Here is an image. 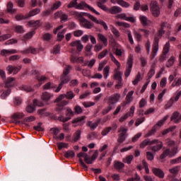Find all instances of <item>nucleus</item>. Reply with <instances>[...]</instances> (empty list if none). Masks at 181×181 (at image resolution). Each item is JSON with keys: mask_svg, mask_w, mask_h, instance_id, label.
<instances>
[{"mask_svg": "<svg viewBox=\"0 0 181 181\" xmlns=\"http://www.w3.org/2000/svg\"><path fill=\"white\" fill-rule=\"evenodd\" d=\"M81 138V130H77L72 136L74 142H77Z\"/></svg>", "mask_w": 181, "mask_h": 181, "instance_id": "393cba45", "label": "nucleus"}, {"mask_svg": "<svg viewBox=\"0 0 181 181\" xmlns=\"http://www.w3.org/2000/svg\"><path fill=\"white\" fill-rule=\"evenodd\" d=\"M172 158V156H175L176 155V151H175V153L173 155L170 154V149L167 148L163 151V153L160 156V159H165L167 156H169Z\"/></svg>", "mask_w": 181, "mask_h": 181, "instance_id": "f3484780", "label": "nucleus"}, {"mask_svg": "<svg viewBox=\"0 0 181 181\" xmlns=\"http://www.w3.org/2000/svg\"><path fill=\"white\" fill-rule=\"evenodd\" d=\"M83 33L84 31H83L82 30H76L74 31V36H75V37H80V36H83Z\"/></svg>", "mask_w": 181, "mask_h": 181, "instance_id": "864d4df0", "label": "nucleus"}, {"mask_svg": "<svg viewBox=\"0 0 181 181\" xmlns=\"http://www.w3.org/2000/svg\"><path fill=\"white\" fill-rule=\"evenodd\" d=\"M139 19L143 26H148V18L145 16H140Z\"/></svg>", "mask_w": 181, "mask_h": 181, "instance_id": "7c9ffc66", "label": "nucleus"}, {"mask_svg": "<svg viewBox=\"0 0 181 181\" xmlns=\"http://www.w3.org/2000/svg\"><path fill=\"white\" fill-rule=\"evenodd\" d=\"M179 170H180V166L177 165L174 167L173 168L170 169L169 172H170V173H173V175H177V173H179Z\"/></svg>", "mask_w": 181, "mask_h": 181, "instance_id": "de8ad7c7", "label": "nucleus"}, {"mask_svg": "<svg viewBox=\"0 0 181 181\" xmlns=\"http://www.w3.org/2000/svg\"><path fill=\"white\" fill-rule=\"evenodd\" d=\"M151 144L155 145L151 148L153 152H158L160 151L161 148H163V144H162V141L158 139L151 141Z\"/></svg>", "mask_w": 181, "mask_h": 181, "instance_id": "6e6552de", "label": "nucleus"}, {"mask_svg": "<svg viewBox=\"0 0 181 181\" xmlns=\"http://www.w3.org/2000/svg\"><path fill=\"white\" fill-rule=\"evenodd\" d=\"M132 95H134V90H131L127 93L126 96V101H127V103H132V101H134Z\"/></svg>", "mask_w": 181, "mask_h": 181, "instance_id": "c85d7f7f", "label": "nucleus"}, {"mask_svg": "<svg viewBox=\"0 0 181 181\" xmlns=\"http://www.w3.org/2000/svg\"><path fill=\"white\" fill-rule=\"evenodd\" d=\"M74 110L76 114H81L83 112V109L79 105L75 106Z\"/></svg>", "mask_w": 181, "mask_h": 181, "instance_id": "774afa93", "label": "nucleus"}, {"mask_svg": "<svg viewBox=\"0 0 181 181\" xmlns=\"http://www.w3.org/2000/svg\"><path fill=\"white\" fill-rule=\"evenodd\" d=\"M98 122H94L93 123V122H88L87 125L88 127H90V129H91V131H94V129H95V128H97V127H98Z\"/></svg>", "mask_w": 181, "mask_h": 181, "instance_id": "2f4dec72", "label": "nucleus"}, {"mask_svg": "<svg viewBox=\"0 0 181 181\" xmlns=\"http://www.w3.org/2000/svg\"><path fill=\"white\" fill-rule=\"evenodd\" d=\"M53 37V35L49 33H47L43 35L42 36V40H45V42H49Z\"/></svg>", "mask_w": 181, "mask_h": 181, "instance_id": "a18cd8bd", "label": "nucleus"}, {"mask_svg": "<svg viewBox=\"0 0 181 181\" xmlns=\"http://www.w3.org/2000/svg\"><path fill=\"white\" fill-rule=\"evenodd\" d=\"M77 0H72L70 1V3L68 4L67 8H75L77 6Z\"/></svg>", "mask_w": 181, "mask_h": 181, "instance_id": "13d9d810", "label": "nucleus"}, {"mask_svg": "<svg viewBox=\"0 0 181 181\" xmlns=\"http://www.w3.org/2000/svg\"><path fill=\"white\" fill-rule=\"evenodd\" d=\"M25 117L23 113H15L13 115L11 116L13 119H22Z\"/></svg>", "mask_w": 181, "mask_h": 181, "instance_id": "a19ab883", "label": "nucleus"}, {"mask_svg": "<svg viewBox=\"0 0 181 181\" xmlns=\"http://www.w3.org/2000/svg\"><path fill=\"white\" fill-rule=\"evenodd\" d=\"M117 4L120 5V6H123V8H129V3L124 0H117Z\"/></svg>", "mask_w": 181, "mask_h": 181, "instance_id": "72a5a7b5", "label": "nucleus"}, {"mask_svg": "<svg viewBox=\"0 0 181 181\" xmlns=\"http://www.w3.org/2000/svg\"><path fill=\"white\" fill-rule=\"evenodd\" d=\"M175 62H176V57L173 56L170 57L166 63V67H172L175 64Z\"/></svg>", "mask_w": 181, "mask_h": 181, "instance_id": "cd10ccee", "label": "nucleus"}, {"mask_svg": "<svg viewBox=\"0 0 181 181\" xmlns=\"http://www.w3.org/2000/svg\"><path fill=\"white\" fill-rule=\"evenodd\" d=\"M112 129L113 131H115L117 129H112L111 127H106L102 131L101 134L103 136H105V135H107V134H109L110 131H112Z\"/></svg>", "mask_w": 181, "mask_h": 181, "instance_id": "473e14b6", "label": "nucleus"}, {"mask_svg": "<svg viewBox=\"0 0 181 181\" xmlns=\"http://www.w3.org/2000/svg\"><path fill=\"white\" fill-rule=\"evenodd\" d=\"M43 124L42 123V122H39L38 124H37V126H34V129L35 130V131H38V132H43V131H45V128H43V127H42V125Z\"/></svg>", "mask_w": 181, "mask_h": 181, "instance_id": "603ef678", "label": "nucleus"}, {"mask_svg": "<svg viewBox=\"0 0 181 181\" xmlns=\"http://www.w3.org/2000/svg\"><path fill=\"white\" fill-rule=\"evenodd\" d=\"M114 71V80H116L117 81H122V72L119 71V69H115Z\"/></svg>", "mask_w": 181, "mask_h": 181, "instance_id": "dca6fc26", "label": "nucleus"}, {"mask_svg": "<svg viewBox=\"0 0 181 181\" xmlns=\"http://www.w3.org/2000/svg\"><path fill=\"white\" fill-rule=\"evenodd\" d=\"M72 124H77V125H84L86 124V116L76 117L72 120Z\"/></svg>", "mask_w": 181, "mask_h": 181, "instance_id": "f8f14e48", "label": "nucleus"}, {"mask_svg": "<svg viewBox=\"0 0 181 181\" xmlns=\"http://www.w3.org/2000/svg\"><path fill=\"white\" fill-rule=\"evenodd\" d=\"M21 53L23 54H29V53H31V54H37L39 53V51L33 47H30L25 50L21 51Z\"/></svg>", "mask_w": 181, "mask_h": 181, "instance_id": "2eb2a0df", "label": "nucleus"}, {"mask_svg": "<svg viewBox=\"0 0 181 181\" xmlns=\"http://www.w3.org/2000/svg\"><path fill=\"white\" fill-rule=\"evenodd\" d=\"M70 70H71V66L66 65L63 71V76H69L70 74Z\"/></svg>", "mask_w": 181, "mask_h": 181, "instance_id": "49530a36", "label": "nucleus"}, {"mask_svg": "<svg viewBox=\"0 0 181 181\" xmlns=\"http://www.w3.org/2000/svg\"><path fill=\"white\" fill-rule=\"evenodd\" d=\"M76 154L74 153V151H68L65 153V158H74V156Z\"/></svg>", "mask_w": 181, "mask_h": 181, "instance_id": "e2e57ef3", "label": "nucleus"}, {"mask_svg": "<svg viewBox=\"0 0 181 181\" xmlns=\"http://www.w3.org/2000/svg\"><path fill=\"white\" fill-rule=\"evenodd\" d=\"M180 115V113H179V112H174L170 117V121H173L175 124H179V122H180V117H179Z\"/></svg>", "mask_w": 181, "mask_h": 181, "instance_id": "4468645a", "label": "nucleus"}, {"mask_svg": "<svg viewBox=\"0 0 181 181\" xmlns=\"http://www.w3.org/2000/svg\"><path fill=\"white\" fill-rule=\"evenodd\" d=\"M173 103H175V100L173 98H171L169 100V101L167 103V104L165 105V110H168V108H170L172 105H173Z\"/></svg>", "mask_w": 181, "mask_h": 181, "instance_id": "bf43d9fd", "label": "nucleus"}, {"mask_svg": "<svg viewBox=\"0 0 181 181\" xmlns=\"http://www.w3.org/2000/svg\"><path fill=\"white\" fill-rule=\"evenodd\" d=\"M127 66L124 71L125 77H129L131 71H132V65L134 64V56L129 55L127 62Z\"/></svg>", "mask_w": 181, "mask_h": 181, "instance_id": "423d86ee", "label": "nucleus"}, {"mask_svg": "<svg viewBox=\"0 0 181 181\" xmlns=\"http://www.w3.org/2000/svg\"><path fill=\"white\" fill-rule=\"evenodd\" d=\"M125 167V164L124 163L119 162V161H115L114 162V168L116 169V170H121V169H123V168Z\"/></svg>", "mask_w": 181, "mask_h": 181, "instance_id": "4be33fe9", "label": "nucleus"}, {"mask_svg": "<svg viewBox=\"0 0 181 181\" xmlns=\"http://www.w3.org/2000/svg\"><path fill=\"white\" fill-rule=\"evenodd\" d=\"M7 12L8 13H16V9L13 8V3L8 2L7 4Z\"/></svg>", "mask_w": 181, "mask_h": 181, "instance_id": "a878e982", "label": "nucleus"}, {"mask_svg": "<svg viewBox=\"0 0 181 181\" xmlns=\"http://www.w3.org/2000/svg\"><path fill=\"white\" fill-rule=\"evenodd\" d=\"M150 8L152 15L155 18H158L160 15V10L159 8V5L158 4L157 1H151L150 4Z\"/></svg>", "mask_w": 181, "mask_h": 181, "instance_id": "39448f33", "label": "nucleus"}, {"mask_svg": "<svg viewBox=\"0 0 181 181\" xmlns=\"http://www.w3.org/2000/svg\"><path fill=\"white\" fill-rule=\"evenodd\" d=\"M67 21H69V16L66 14V13L62 12L61 15V22L63 23V22H67Z\"/></svg>", "mask_w": 181, "mask_h": 181, "instance_id": "6e6d98bb", "label": "nucleus"}, {"mask_svg": "<svg viewBox=\"0 0 181 181\" xmlns=\"http://www.w3.org/2000/svg\"><path fill=\"white\" fill-rule=\"evenodd\" d=\"M110 26L112 28L111 30L113 35H115L116 37H119V36H121L119 31L117 28H115V27H114L113 25H110Z\"/></svg>", "mask_w": 181, "mask_h": 181, "instance_id": "09e8293b", "label": "nucleus"}, {"mask_svg": "<svg viewBox=\"0 0 181 181\" xmlns=\"http://www.w3.org/2000/svg\"><path fill=\"white\" fill-rule=\"evenodd\" d=\"M169 50H170V43L169 42H166L165 45L163 49V54H168L169 53Z\"/></svg>", "mask_w": 181, "mask_h": 181, "instance_id": "f704fd0d", "label": "nucleus"}, {"mask_svg": "<svg viewBox=\"0 0 181 181\" xmlns=\"http://www.w3.org/2000/svg\"><path fill=\"white\" fill-rule=\"evenodd\" d=\"M84 8H88L89 11H90L93 13H95V15H100V13L98 11H96L95 9H94V8L87 4L86 1H81L76 6V9H84Z\"/></svg>", "mask_w": 181, "mask_h": 181, "instance_id": "0eeeda50", "label": "nucleus"}, {"mask_svg": "<svg viewBox=\"0 0 181 181\" xmlns=\"http://www.w3.org/2000/svg\"><path fill=\"white\" fill-rule=\"evenodd\" d=\"M136 177L128 178L127 181H141V177L138 175V173L135 174Z\"/></svg>", "mask_w": 181, "mask_h": 181, "instance_id": "338daca9", "label": "nucleus"}, {"mask_svg": "<svg viewBox=\"0 0 181 181\" xmlns=\"http://www.w3.org/2000/svg\"><path fill=\"white\" fill-rule=\"evenodd\" d=\"M21 69V66L18 67V66H13L11 65H9L6 67V70H7V71H8L9 74H12V73L13 74H16L17 73L19 72Z\"/></svg>", "mask_w": 181, "mask_h": 181, "instance_id": "ddd939ff", "label": "nucleus"}, {"mask_svg": "<svg viewBox=\"0 0 181 181\" xmlns=\"http://www.w3.org/2000/svg\"><path fill=\"white\" fill-rule=\"evenodd\" d=\"M113 108H115L114 106H110V105H108L107 107H105L102 110L103 115H105L108 114L111 111V110H112Z\"/></svg>", "mask_w": 181, "mask_h": 181, "instance_id": "c03bdc74", "label": "nucleus"}, {"mask_svg": "<svg viewBox=\"0 0 181 181\" xmlns=\"http://www.w3.org/2000/svg\"><path fill=\"white\" fill-rule=\"evenodd\" d=\"M108 53V50L107 49H104L103 51H102L98 56V59H99L100 60H101V59L105 57V56H107Z\"/></svg>", "mask_w": 181, "mask_h": 181, "instance_id": "3c124183", "label": "nucleus"}, {"mask_svg": "<svg viewBox=\"0 0 181 181\" xmlns=\"http://www.w3.org/2000/svg\"><path fill=\"white\" fill-rule=\"evenodd\" d=\"M142 165L145 169L146 173L149 175V168L148 167V163H146V160H142Z\"/></svg>", "mask_w": 181, "mask_h": 181, "instance_id": "052dcab7", "label": "nucleus"}, {"mask_svg": "<svg viewBox=\"0 0 181 181\" xmlns=\"http://www.w3.org/2000/svg\"><path fill=\"white\" fill-rule=\"evenodd\" d=\"M25 111L29 114H33V112L36 111V107L35 106V104L33 103V104L28 105L25 108Z\"/></svg>", "mask_w": 181, "mask_h": 181, "instance_id": "b1692460", "label": "nucleus"}, {"mask_svg": "<svg viewBox=\"0 0 181 181\" xmlns=\"http://www.w3.org/2000/svg\"><path fill=\"white\" fill-rule=\"evenodd\" d=\"M37 13H40V8H39L30 11L28 13V16L29 18H30L31 16H35V15H37Z\"/></svg>", "mask_w": 181, "mask_h": 181, "instance_id": "e433bc0d", "label": "nucleus"}, {"mask_svg": "<svg viewBox=\"0 0 181 181\" xmlns=\"http://www.w3.org/2000/svg\"><path fill=\"white\" fill-rule=\"evenodd\" d=\"M65 97L67 100H73V98H74V93L73 91H68L66 94H65Z\"/></svg>", "mask_w": 181, "mask_h": 181, "instance_id": "5fc2aeb1", "label": "nucleus"}, {"mask_svg": "<svg viewBox=\"0 0 181 181\" xmlns=\"http://www.w3.org/2000/svg\"><path fill=\"white\" fill-rule=\"evenodd\" d=\"M119 98H121V94L114 93L109 97L105 98L104 101H107V100L108 105L114 107L119 101Z\"/></svg>", "mask_w": 181, "mask_h": 181, "instance_id": "f03ea898", "label": "nucleus"}, {"mask_svg": "<svg viewBox=\"0 0 181 181\" xmlns=\"http://www.w3.org/2000/svg\"><path fill=\"white\" fill-rule=\"evenodd\" d=\"M52 97H53V95H52V93H49L48 92H44L41 95V100H42V101L47 102L50 100Z\"/></svg>", "mask_w": 181, "mask_h": 181, "instance_id": "412c9836", "label": "nucleus"}, {"mask_svg": "<svg viewBox=\"0 0 181 181\" xmlns=\"http://www.w3.org/2000/svg\"><path fill=\"white\" fill-rule=\"evenodd\" d=\"M36 119V117L34 116H30L28 117H25L23 121H21V124H25V122H33V121H35Z\"/></svg>", "mask_w": 181, "mask_h": 181, "instance_id": "79ce46f5", "label": "nucleus"}, {"mask_svg": "<svg viewBox=\"0 0 181 181\" xmlns=\"http://www.w3.org/2000/svg\"><path fill=\"white\" fill-rule=\"evenodd\" d=\"M107 2H108V0H100L99 1L96 2V5L98 8H100V9H102V11H105L107 6H105L104 4H107Z\"/></svg>", "mask_w": 181, "mask_h": 181, "instance_id": "6ab92c4d", "label": "nucleus"}, {"mask_svg": "<svg viewBox=\"0 0 181 181\" xmlns=\"http://www.w3.org/2000/svg\"><path fill=\"white\" fill-rule=\"evenodd\" d=\"M61 6H62V2L56 1L51 7V11H57V9H59Z\"/></svg>", "mask_w": 181, "mask_h": 181, "instance_id": "37998d69", "label": "nucleus"}, {"mask_svg": "<svg viewBox=\"0 0 181 181\" xmlns=\"http://www.w3.org/2000/svg\"><path fill=\"white\" fill-rule=\"evenodd\" d=\"M84 15H86V16H88V18L90 19V21H92V22H94L98 25H101L105 30H108V26L107 25V23H105V22H104L103 20L98 21L97 18L88 13H84Z\"/></svg>", "mask_w": 181, "mask_h": 181, "instance_id": "20e7f679", "label": "nucleus"}, {"mask_svg": "<svg viewBox=\"0 0 181 181\" xmlns=\"http://www.w3.org/2000/svg\"><path fill=\"white\" fill-rule=\"evenodd\" d=\"M9 94H11V89H7L5 92L2 93L1 97L3 98V100H5V98L8 97Z\"/></svg>", "mask_w": 181, "mask_h": 181, "instance_id": "69168bd1", "label": "nucleus"}, {"mask_svg": "<svg viewBox=\"0 0 181 181\" xmlns=\"http://www.w3.org/2000/svg\"><path fill=\"white\" fill-rule=\"evenodd\" d=\"M171 86L172 87H177L179 86H181V78L175 79L174 82L172 83Z\"/></svg>", "mask_w": 181, "mask_h": 181, "instance_id": "4d7b16f0", "label": "nucleus"}, {"mask_svg": "<svg viewBox=\"0 0 181 181\" xmlns=\"http://www.w3.org/2000/svg\"><path fill=\"white\" fill-rule=\"evenodd\" d=\"M60 80H61L60 84L63 86L64 84H67V83L70 81L71 78H70V76L67 75H62Z\"/></svg>", "mask_w": 181, "mask_h": 181, "instance_id": "bb28decb", "label": "nucleus"}, {"mask_svg": "<svg viewBox=\"0 0 181 181\" xmlns=\"http://www.w3.org/2000/svg\"><path fill=\"white\" fill-rule=\"evenodd\" d=\"M98 37L99 40H101V42H103V43L105 45V46H107V37H105V36L104 35H103L101 33H98Z\"/></svg>", "mask_w": 181, "mask_h": 181, "instance_id": "c756f323", "label": "nucleus"}, {"mask_svg": "<svg viewBox=\"0 0 181 181\" xmlns=\"http://www.w3.org/2000/svg\"><path fill=\"white\" fill-rule=\"evenodd\" d=\"M156 131H158V129H156V126H153L151 129V130H150L146 135L145 136H152V135H155V134L156 133Z\"/></svg>", "mask_w": 181, "mask_h": 181, "instance_id": "ea45409f", "label": "nucleus"}, {"mask_svg": "<svg viewBox=\"0 0 181 181\" xmlns=\"http://www.w3.org/2000/svg\"><path fill=\"white\" fill-rule=\"evenodd\" d=\"M152 172L155 176H157V177H159L160 179H163V177H165V173L160 168H153Z\"/></svg>", "mask_w": 181, "mask_h": 181, "instance_id": "9b49d317", "label": "nucleus"}, {"mask_svg": "<svg viewBox=\"0 0 181 181\" xmlns=\"http://www.w3.org/2000/svg\"><path fill=\"white\" fill-rule=\"evenodd\" d=\"M13 81H15V78H8L4 86L5 88L13 87Z\"/></svg>", "mask_w": 181, "mask_h": 181, "instance_id": "5701e85b", "label": "nucleus"}, {"mask_svg": "<svg viewBox=\"0 0 181 181\" xmlns=\"http://www.w3.org/2000/svg\"><path fill=\"white\" fill-rule=\"evenodd\" d=\"M152 142V141L149 140V139H145L144 140L141 144H140V148H145V146H148V145H152L151 143Z\"/></svg>", "mask_w": 181, "mask_h": 181, "instance_id": "58836bf2", "label": "nucleus"}, {"mask_svg": "<svg viewBox=\"0 0 181 181\" xmlns=\"http://www.w3.org/2000/svg\"><path fill=\"white\" fill-rule=\"evenodd\" d=\"M43 90H50V88H56V86L54 84H52V82H48L42 86Z\"/></svg>", "mask_w": 181, "mask_h": 181, "instance_id": "c9c22d12", "label": "nucleus"}, {"mask_svg": "<svg viewBox=\"0 0 181 181\" xmlns=\"http://www.w3.org/2000/svg\"><path fill=\"white\" fill-rule=\"evenodd\" d=\"M15 53H18V51H16V49H2L0 54L1 56H4L5 57H6L8 54H15Z\"/></svg>", "mask_w": 181, "mask_h": 181, "instance_id": "a211bd4d", "label": "nucleus"}, {"mask_svg": "<svg viewBox=\"0 0 181 181\" xmlns=\"http://www.w3.org/2000/svg\"><path fill=\"white\" fill-rule=\"evenodd\" d=\"M28 24L31 28H40V20H32L28 22Z\"/></svg>", "mask_w": 181, "mask_h": 181, "instance_id": "aec40b11", "label": "nucleus"}, {"mask_svg": "<svg viewBox=\"0 0 181 181\" xmlns=\"http://www.w3.org/2000/svg\"><path fill=\"white\" fill-rule=\"evenodd\" d=\"M160 37H155L152 47V53L153 56H156V53H158V50H159V40Z\"/></svg>", "mask_w": 181, "mask_h": 181, "instance_id": "9d476101", "label": "nucleus"}, {"mask_svg": "<svg viewBox=\"0 0 181 181\" xmlns=\"http://www.w3.org/2000/svg\"><path fill=\"white\" fill-rule=\"evenodd\" d=\"M33 103L35 107H36V106H37V107H44V106H45V104L42 103V101L37 100V99H34V100H33Z\"/></svg>", "mask_w": 181, "mask_h": 181, "instance_id": "8fccbe9b", "label": "nucleus"}, {"mask_svg": "<svg viewBox=\"0 0 181 181\" xmlns=\"http://www.w3.org/2000/svg\"><path fill=\"white\" fill-rule=\"evenodd\" d=\"M64 33H66V29L62 30L61 32H59L57 34L58 42L63 40L64 39Z\"/></svg>", "mask_w": 181, "mask_h": 181, "instance_id": "4c0bfd02", "label": "nucleus"}, {"mask_svg": "<svg viewBox=\"0 0 181 181\" xmlns=\"http://www.w3.org/2000/svg\"><path fill=\"white\" fill-rule=\"evenodd\" d=\"M15 30L17 33H23V32H25L22 25H16L15 27Z\"/></svg>", "mask_w": 181, "mask_h": 181, "instance_id": "0e129e2a", "label": "nucleus"}, {"mask_svg": "<svg viewBox=\"0 0 181 181\" xmlns=\"http://www.w3.org/2000/svg\"><path fill=\"white\" fill-rule=\"evenodd\" d=\"M78 21L80 22L81 26L85 28V29H93L94 28V23L83 18V13H81L78 14Z\"/></svg>", "mask_w": 181, "mask_h": 181, "instance_id": "f257e3e1", "label": "nucleus"}, {"mask_svg": "<svg viewBox=\"0 0 181 181\" xmlns=\"http://www.w3.org/2000/svg\"><path fill=\"white\" fill-rule=\"evenodd\" d=\"M65 115L66 117H64L63 115L59 116L58 117L59 121L61 122H67V121H70V119H71V117L74 116V112H73L71 108L67 107L65 112Z\"/></svg>", "mask_w": 181, "mask_h": 181, "instance_id": "7ed1b4c3", "label": "nucleus"}, {"mask_svg": "<svg viewBox=\"0 0 181 181\" xmlns=\"http://www.w3.org/2000/svg\"><path fill=\"white\" fill-rule=\"evenodd\" d=\"M109 73H110V66H106L103 69V74H104L105 78H107Z\"/></svg>", "mask_w": 181, "mask_h": 181, "instance_id": "680f3d73", "label": "nucleus"}, {"mask_svg": "<svg viewBox=\"0 0 181 181\" xmlns=\"http://www.w3.org/2000/svg\"><path fill=\"white\" fill-rule=\"evenodd\" d=\"M104 11L109 12V13H111L112 15H117V13L122 12V8L119 6H113L110 8H108V7L105 8Z\"/></svg>", "mask_w": 181, "mask_h": 181, "instance_id": "1a4fd4ad", "label": "nucleus"}]
</instances>
